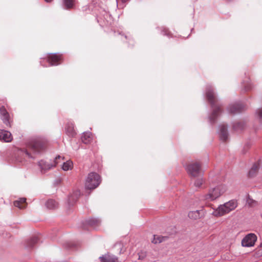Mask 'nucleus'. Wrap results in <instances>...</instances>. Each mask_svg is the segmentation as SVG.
Instances as JSON below:
<instances>
[{"mask_svg": "<svg viewBox=\"0 0 262 262\" xmlns=\"http://www.w3.org/2000/svg\"><path fill=\"white\" fill-rule=\"evenodd\" d=\"M206 94L213 110V112L209 117V120L211 123H213L221 111V108L220 106L216 104L217 100L211 86H208L207 87Z\"/></svg>", "mask_w": 262, "mask_h": 262, "instance_id": "nucleus-1", "label": "nucleus"}, {"mask_svg": "<svg viewBox=\"0 0 262 262\" xmlns=\"http://www.w3.org/2000/svg\"><path fill=\"white\" fill-rule=\"evenodd\" d=\"M238 205L236 200H231L220 205L216 209L214 210L212 215L215 216H222L234 210Z\"/></svg>", "mask_w": 262, "mask_h": 262, "instance_id": "nucleus-2", "label": "nucleus"}, {"mask_svg": "<svg viewBox=\"0 0 262 262\" xmlns=\"http://www.w3.org/2000/svg\"><path fill=\"white\" fill-rule=\"evenodd\" d=\"M101 183L100 176L96 172L89 173L85 181V187L87 189H94Z\"/></svg>", "mask_w": 262, "mask_h": 262, "instance_id": "nucleus-3", "label": "nucleus"}, {"mask_svg": "<svg viewBox=\"0 0 262 262\" xmlns=\"http://www.w3.org/2000/svg\"><path fill=\"white\" fill-rule=\"evenodd\" d=\"M227 190L224 185H219L209 190L205 195L204 199L208 201H214L223 195Z\"/></svg>", "mask_w": 262, "mask_h": 262, "instance_id": "nucleus-4", "label": "nucleus"}, {"mask_svg": "<svg viewBox=\"0 0 262 262\" xmlns=\"http://www.w3.org/2000/svg\"><path fill=\"white\" fill-rule=\"evenodd\" d=\"M63 160L64 157L58 156L55 157L54 160L53 161L47 162L44 160H40L38 162V165L42 171H46L56 167L60 160L62 161Z\"/></svg>", "mask_w": 262, "mask_h": 262, "instance_id": "nucleus-5", "label": "nucleus"}, {"mask_svg": "<svg viewBox=\"0 0 262 262\" xmlns=\"http://www.w3.org/2000/svg\"><path fill=\"white\" fill-rule=\"evenodd\" d=\"M185 168L188 174L193 178L199 177L201 173V165L198 162L190 163Z\"/></svg>", "mask_w": 262, "mask_h": 262, "instance_id": "nucleus-6", "label": "nucleus"}, {"mask_svg": "<svg viewBox=\"0 0 262 262\" xmlns=\"http://www.w3.org/2000/svg\"><path fill=\"white\" fill-rule=\"evenodd\" d=\"M257 240V236L254 233H249L246 235L242 241L243 247H250L254 245Z\"/></svg>", "mask_w": 262, "mask_h": 262, "instance_id": "nucleus-7", "label": "nucleus"}, {"mask_svg": "<svg viewBox=\"0 0 262 262\" xmlns=\"http://www.w3.org/2000/svg\"><path fill=\"white\" fill-rule=\"evenodd\" d=\"M30 146L35 152H39L45 148L46 142L40 139H38L33 141Z\"/></svg>", "mask_w": 262, "mask_h": 262, "instance_id": "nucleus-8", "label": "nucleus"}, {"mask_svg": "<svg viewBox=\"0 0 262 262\" xmlns=\"http://www.w3.org/2000/svg\"><path fill=\"white\" fill-rule=\"evenodd\" d=\"M0 117L3 120V123L7 126H10V122L9 121V114L7 111L5 107L3 106L0 107Z\"/></svg>", "mask_w": 262, "mask_h": 262, "instance_id": "nucleus-9", "label": "nucleus"}, {"mask_svg": "<svg viewBox=\"0 0 262 262\" xmlns=\"http://www.w3.org/2000/svg\"><path fill=\"white\" fill-rule=\"evenodd\" d=\"M61 55L58 54H50L48 57V61L50 66H56L59 64L61 60Z\"/></svg>", "mask_w": 262, "mask_h": 262, "instance_id": "nucleus-10", "label": "nucleus"}, {"mask_svg": "<svg viewBox=\"0 0 262 262\" xmlns=\"http://www.w3.org/2000/svg\"><path fill=\"white\" fill-rule=\"evenodd\" d=\"M243 109L244 106L240 103L230 104L227 108L228 112L233 114L240 113Z\"/></svg>", "mask_w": 262, "mask_h": 262, "instance_id": "nucleus-11", "label": "nucleus"}, {"mask_svg": "<svg viewBox=\"0 0 262 262\" xmlns=\"http://www.w3.org/2000/svg\"><path fill=\"white\" fill-rule=\"evenodd\" d=\"M219 136L220 139L223 141H226L228 138V133L227 126L224 124L220 126Z\"/></svg>", "mask_w": 262, "mask_h": 262, "instance_id": "nucleus-12", "label": "nucleus"}, {"mask_svg": "<svg viewBox=\"0 0 262 262\" xmlns=\"http://www.w3.org/2000/svg\"><path fill=\"white\" fill-rule=\"evenodd\" d=\"M12 140V136L10 132L0 129V140L6 142H11Z\"/></svg>", "mask_w": 262, "mask_h": 262, "instance_id": "nucleus-13", "label": "nucleus"}, {"mask_svg": "<svg viewBox=\"0 0 262 262\" xmlns=\"http://www.w3.org/2000/svg\"><path fill=\"white\" fill-rule=\"evenodd\" d=\"M188 217L192 220H197L204 215L203 210L190 211L188 213Z\"/></svg>", "mask_w": 262, "mask_h": 262, "instance_id": "nucleus-14", "label": "nucleus"}, {"mask_svg": "<svg viewBox=\"0 0 262 262\" xmlns=\"http://www.w3.org/2000/svg\"><path fill=\"white\" fill-rule=\"evenodd\" d=\"M66 134L70 137H74L76 134L74 124L72 122H68L65 127Z\"/></svg>", "mask_w": 262, "mask_h": 262, "instance_id": "nucleus-15", "label": "nucleus"}, {"mask_svg": "<svg viewBox=\"0 0 262 262\" xmlns=\"http://www.w3.org/2000/svg\"><path fill=\"white\" fill-rule=\"evenodd\" d=\"M259 168L260 164L258 162L254 163L248 172L249 177L251 178L255 177L256 175Z\"/></svg>", "mask_w": 262, "mask_h": 262, "instance_id": "nucleus-16", "label": "nucleus"}, {"mask_svg": "<svg viewBox=\"0 0 262 262\" xmlns=\"http://www.w3.org/2000/svg\"><path fill=\"white\" fill-rule=\"evenodd\" d=\"M101 262H118L117 258L113 255L105 254L99 257Z\"/></svg>", "mask_w": 262, "mask_h": 262, "instance_id": "nucleus-17", "label": "nucleus"}, {"mask_svg": "<svg viewBox=\"0 0 262 262\" xmlns=\"http://www.w3.org/2000/svg\"><path fill=\"white\" fill-rule=\"evenodd\" d=\"M14 205L18 207L19 209L25 208L27 206L26 199L25 198H21L16 200L13 203Z\"/></svg>", "mask_w": 262, "mask_h": 262, "instance_id": "nucleus-18", "label": "nucleus"}, {"mask_svg": "<svg viewBox=\"0 0 262 262\" xmlns=\"http://www.w3.org/2000/svg\"><path fill=\"white\" fill-rule=\"evenodd\" d=\"M80 195L79 190L74 191L68 199V204L69 205H73L78 199Z\"/></svg>", "mask_w": 262, "mask_h": 262, "instance_id": "nucleus-19", "label": "nucleus"}, {"mask_svg": "<svg viewBox=\"0 0 262 262\" xmlns=\"http://www.w3.org/2000/svg\"><path fill=\"white\" fill-rule=\"evenodd\" d=\"M92 139V134L89 132L84 133L81 137V140L84 144H88L90 143Z\"/></svg>", "mask_w": 262, "mask_h": 262, "instance_id": "nucleus-20", "label": "nucleus"}, {"mask_svg": "<svg viewBox=\"0 0 262 262\" xmlns=\"http://www.w3.org/2000/svg\"><path fill=\"white\" fill-rule=\"evenodd\" d=\"M63 5L66 9H71L75 7V0H62Z\"/></svg>", "mask_w": 262, "mask_h": 262, "instance_id": "nucleus-21", "label": "nucleus"}, {"mask_svg": "<svg viewBox=\"0 0 262 262\" xmlns=\"http://www.w3.org/2000/svg\"><path fill=\"white\" fill-rule=\"evenodd\" d=\"M58 203L54 200H49L46 203V206L49 209H54L58 207Z\"/></svg>", "mask_w": 262, "mask_h": 262, "instance_id": "nucleus-22", "label": "nucleus"}, {"mask_svg": "<svg viewBox=\"0 0 262 262\" xmlns=\"http://www.w3.org/2000/svg\"><path fill=\"white\" fill-rule=\"evenodd\" d=\"M73 163L72 161L71 160H68L65 162H63L62 166V169L64 171H68L69 170H71L73 168Z\"/></svg>", "mask_w": 262, "mask_h": 262, "instance_id": "nucleus-23", "label": "nucleus"}, {"mask_svg": "<svg viewBox=\"0 0 262 262\" xmlns=\"http://www.w3.org/2000/svg\"><path fill=\"white\" fill-rule=\"evenodd\" d=\"M88 224L94 227L98 226L100 224V221L96 218H91L88 221Z\"/></svg>", "mask_w": 262, "mask_h": 262, "instance_id": "nucleus-24", "label": "nucleus"}, {"mask_svg": "<svg viewBox=\"0 0 262 262\" xmlns=\"http://www.w3.org/2000/svg\"><path fill=\"white\" fill-rule=\"evenodd\" d=\"M167 237L165 236H157L154 235L153 236V239L152 240V243L154 244H158L162 242L165 241V239Z\"/></svg>", "mask_w": 262, "mask_h": 262, "instance_id": "nucleus-25", "label": "nucleus"}, {"mask_svg": "<svg viewBox=\"0 0 262 262\" xmlns=\"http://www.w3.org/2000/svg\"><path fill=\"white\" fill-rule=\"evenodd\" d=\"M245 124L243 122H236L233 125V128L235 130H242L244 128Z\"/></svg>", "mask_w": 262, "mask_h": 262, "instance_id": "nucleus-26", "label": "nucleus"}, {"mask_svg": "<svg viewBox=\"0 0 262 262\" xmlns=\"http://www.w3.org/2000/svg\"><path fill=\"white\" fill-rule=\"evenodd\" d=\"M204 182V180L202 177L199 178L195 180L194 185L196 188H200Z\"/></svg>", "mask_w": 262, "mask_h": 262, "instance_id": "nucleus-27", "label": "nucleus"}, {"mask_svg": "<svg viewBox=\"0 0 262 262\" xmlns=\"http://www.w3.org/2000/svg\"><path fill=\"white\" fill-rule=\"evenodd\" d=\"M38 242V238L37 237H33L29 240L28 242V245L30 247H33L35 244L37 243Z\"/></svg>", "mask_w": 262, "mask_h": 262, "instance_id": "nucleus-28", "label": "nucleus"}, {"mask_svg": "<svg viewBox=\"0 0 262 262\" xmlns=\"http://www.w3.org/2000/svg\"><path fill=\"white\" fill-rule=\"evenodd\" d=\"M19 155L23 156L24 157H28V158H32V156L27 151L20 150L19 151Z\"/></svg>", "mask_w": 262, "mask_h": 262, "instance_id": "nucleus-29", "label": "nucleus"}, {"mask_svg": "<svg viewBox=\"0 0 262 262\" xmlns=\"http://www.w3.org/2000/svg\"><path fill=\"white\" fill-rule=\"evenodd\" d=\"M256 113L259 117V118L262 120V108L258 109L256 111Z\"/></svg>", "mask_w": 262, "mask_h": 262, "instance_id": "nucleus-30", "label": "nucleus"}, {"mask_svg": "<svg viewBox=\"0 0 262 262\" xmlns=\"http://www.w3.org/2000/svg\"><path fill=\"white\" fill-rule=\"evenodd\" d=\"M115 246L116 247H118L119 249H120V251L119 253H121V251L123 250V245L121 244H116L115 245Z\"/></svg>", "mask_w": 262, "mask_h": 262, "instance_id": "nucleus-31", "label": "nucleus"}, {"mask_svg": "<svg viewBox=\"0 0 262 262\" xmlns=\"http://www.w3.org/2000/svg\"><path fill=\"white\" fill-rule=\"evenodd\" d=\"M248 203H249L251 206H253L254 204H256V202H255L254 201L252 200H249L248 201Z\"/></svg>", "mask_w": 262, "mask_h": 262, "instance_id": "nucleus-32", "label": "nucleus"}, {"mask_svg": "<svg viewBox=\"0 0 262 262\" xmlns=\"http://www.w3.org/2000/svg\"><path fill=\"white\" fill-rule=\"evenodd\" d=\"M88 9H89V7L86 5L82 8V10L83 11H86Z\"/></svg>", "mask_w": 262, "mask_h": 262, "instance_id": "nucleus-33", "label": "nucleus"}, {"mask_svg": "<svg viewBox=\"0 0 262 262\" xmlns=\"http://www.w3.org/2000/svg\"><path fill=\"white\" fill-rule=\"evenodd\" d=\"M168 30H166V29H164L163 31V35H168L169 34V33L168 32Z\"/></svg>", "mask_w": 262, "mask_h": 262, "instance_id": "nucleus-34", "label": "nucleus"}, {"mask_svg": "<svg viewBox=\"0 0 262 262\" xmlns=\"http://www.w3.org/2000/svg\"><path fill=\"white\" fill-rule=\"evenodd\" d=\"M16 160L18 161L19 162H22V160H20L19 158H17Z\"/></svg>", "mask_w": 262, "mask_h": 262, "instance_id": "nucleus-35", "label": "nucleus"}, {"mask_svg": "<svg viewBox=\"0 0 262 262\" xmlns=\"http://www.w3.org/2000/svg\"><path fill=\"white\" fill-rule=\"evenodd\" d=\"M47 3H50L52 1V0H45Z\"/></svg>", "mask_w": 262, "mask_h": 262, "instance_id": "nucleus-36", "label": "nucleus"}, {"mask_svg": "<svg viewBox=\"0 0 262 262\" xmlns=\"http://www.w3.org/2000/svg\"><path fill=\"white\" fill-rule=\"evenodd\" d=\"M121 1H122V2L123 3H125V2H126V1H127L128 0H121Z\"/></svg>", "mask_w": 262, "mask_h": 262, "instance_id": "nucleus-37", "label": "nucleus"}, {"mask_svg": "<svg viewBox=\"0 0 262 262\" xmlns=\"http://www.w3.org/2000/svg\"><path fill=\"white\" fill-rule=\"evenodd\" d=\"M143 257H141L140 255L139 256V259H142Z\"/></svg>", "mask_w": 262, "mask_h": 262, "instance_id": "nucleus-38", "label": "nucleus"}, {"mask_svg": "<svg viewBox=\"0 0 262 262\" xmlns=\"http://www.w3.org/2000/svg\"><path fill=\"white\" fill-rule=\"evenodd\" d=\"M260 254L262 255V250H260Z\"/></svg>", "mask_w": 262, "mask_h": 262, "instance_id": "nucleus-39", "label": "nucleus"}, {"mask_svg": "<svg viewBox=\"0 0 262 262\" xmlns=\"http://www.w3.org/2000/svg\"><path fill=\"white\" fill-rule=\"evenodd\" d=\"M123 252H124V250H123V251H122V250L121 251V253Z\"/></svg>", "mask_w": 262, "mask_h": 262, "instance_id": "nucleus-40", "label": "nucleus"}, {"mask_svg": "<svg viewBox=\"0 0 262 262\" xmlns=\"http://www.w3.org/2000/svg\"><path fill=\"white\" fill-rule=\"evenodd\" d=\"M117 3H118V0H116Z\"/></svg>", "mask_w": 262, "mask_h": 262, "instance_id": "nucleus-41", "label": "nucleus"}, {"mask_svg": "<svg viewBox=\"0 0 262 262\" xmlns=\"http://www.w3.org/2000/svg\"><path fill=\"white\" fill-rule=\"evenodd\" d=\"M261 245L262 246V243H261Z\"/></svg>", "mask_w": 262, "mask_h": 262, "instance_id": "nucleus-42", "label": "nucleus"}]
</instances>
